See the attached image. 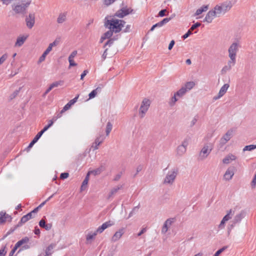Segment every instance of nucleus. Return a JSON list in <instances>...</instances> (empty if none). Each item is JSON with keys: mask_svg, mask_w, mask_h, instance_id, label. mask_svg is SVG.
<instances>
[{"mask_svg": "<svg viewBox=\"0 0 256 256\" xmlns=\"http://www.w3.org/2000/svg\"><path fill=\"white\" fill-rule=\"evenodd\" d=\"M200 26V24L199 23V22H196V24H193L192 27L190 28V30L191 31H192L194 30V29H196V28H198V26Z\"/></svg>", "mask_w": 256, "mask_h": 256, "instance_id": "bf43d9fd", "label": "nucleus"}, {"mask_svg": "<svg viewBox=\"0 0 256 256\" xmlns=\"http://www.w3.org/2000/svg\"><path fill=\"white\" fill-rule=\"evenodd\" d=\"M226 246H224L223 248L218 250L214 254V256H218L222 252H223L226 248Z\"/></svg>", "mask_w": 256, "mask_h": 256, "instance_id": "09e8293b", "label": "nucleus"}, {"mask_svg": "<svg viewBox=\"0 0 256 256\" xmlns=\"http://www.w3.org/2000/svg\"><path fill=\"white\" fill-rule=\"evenodd\" d=\"M150 104L151 102L149 99L144 98L142 100L138 110V116L140 118H144L148 110Z\"/></svg>", "mask_w": 256, "mask_h": 256, "instance_id": "20e7f679", "label": "nucleus"}, {"mask_svg": "<svg viewBox=\"0 0 256 256\" xmlns=\"http://www.w3.org/2000/svg\"><path fill=\"white\" fill-rule=\"evenodd\" d=\"M196 86L195 82L193 81H190L186 82L182 86L186 89L187 92Z\"/></svg>", "mask_w": 256, "mask_h": 256, "instance_id": "4be33fe9", "label": "nucleus"}, {"mask_svg": "<svg viewBox=\"0 0 256 256\" xmlns=\"http://www.w3.org/2000/svg\"><path fill=\"white\" fill-rule=\"evenodd\" d=\"M113 32H114L113 30H110L104 34V36H102V38L106 39L110 38L112 36Z\"/></svg>", "mask_w": 256, "mask_h": 256, "instance_id": "ea45409f", "label": "nucleus"}, {"mask_svg": "<svg viewBox=\"0 0 256 256\" xmlns=\"http://www.w3.org/2000/svg\"><path fill=\"white\" fill-rule=\"evenodd\" d=\"M178 170L176 168H172L166 174L164 180V184H172L174 182L176 176L178 175Z\"/></svg>", "mask_w": 256, "mask_h": 256, "instance_id": "423d86ee", "label": "nucleus"}, {"mask_svg": "<svg viewBox=\"0 0 256 256\" xmlns=\"http://www.w3.org/2000/svg\"><path fill=\"white\" fill-rule=\"evenodd\" d=\"M30 240V238L28 236L23 238L22 240H18L15 244L16 247L18 248L25 244H27Z\"/></svg>", "mask_w": 256, "mask_h": 256, "instance_id": "393cba45", "label": "nucleus"}, {"mask_svg": "<svg viewBox=\"0 0 256 256\" xmlns=\"http://www.w3.org/2000/svg\"><path fill=\"white\" fill-rule=\"evenodd\" d=\"M244 216L245 212L241 211L239 214L236 215L232 222L236 224L239 223Z\"/></svg>", "mask_w": 256, "mask_h": 256, "instance_id": "412c9836", "label": "nucleus"}, {"mask_svg": "<svg viewBox=\"0 0 256 256\" xmlns=\"http://www.w3.org/2000/svg\"><path fill=\"white\" fill-rule=\"evenodd\" d=\"M188 145V140L184 139L180 144L178 146L176 149V154L179 156H183L186 151Z\"/></svg>", "mask_w": 256, "mask_h": 256, "instance_id": "6e6552de", "label": "nucleus"}, {"mask_svg": "<svg viewBox=\"0 0 256 256\" xmlns=\"http://www.w3.org/2000/svg\"><path fill=\"white\" fill-rule=\"evenodd\" d=\"M36 142L34 141V140L33 139V140L30 142V143L29 144L28 146L27 147L26 149L28 150H30L34 146V144L36 143Z\"/></svg>", "mask_w": 256, "mask_h": 256, "instance_id": "69168bd1", "label": "nucleus"}, {"mask_svg": "<svg viewBox=\"0 0 256 256\" xmlns=\"http://www.w3.org/2000/svg\"><path fill=\"white\" fill-rule=\"evenodd\" d=\"M132 11L133 10L131 8H122L120 10L117 11L114 16L118 17L120 18H122L128 14L132 13Z\"/></svg>", "mask_w": 256, "mask_h": 256, "instance_id": "1a4fd4ad", "label": "nucleus"}, {"mask_svg": "<svg viewBox=\"0 0 256 256\" xmlns=\"http://www.w3.org/2000/svg\"><path fill=\"white\" fill-rule=\"evenodd\" d=\"M172 220L170 218H168L166 220V221L164 222V224L163 226V227L162 230V232L164 234H165L168 230V226H170L172 224Z\"/></svg>", "mask_w": 256, "mask_h": 256, "instance_id": "b1692460", "label": "nucleus"}, {"mask_svg": "<svg viewBox=\"0 0 256 256\" xmlns=\"http://www.w3.org/2000/svg\"><path fill=\"white\" fill-rule=\"evenodd\" d=\"M20 88L19 90H15L12 94L10 95V98L11 100L14 98H16L17 96V95L20 92Z\"/></svg>", "mask_w": 256, "mask_h": 256, "instance_id": "49530a36", "label": "nucleus"}, {"mask_svg": "<svg viewBox=\"0 0 256 256\" xmlns=\"http://www.w3.org/2000/svg\"><path fill=\"white\" fill-rule=\"evenodd\" d=\"M125 232L124 228H121L116 231L112 238V242H116L119 240Z\"/></svg>", "mask_w": 256, "mask_h": 256, "instance_id": "2eb2a0df", "label": "nucleus"}, {"mask_svg": "<svg viewBox=\"0 0 256 256\" xmlns=\"http://www.w3.org/2000/svg\"><path fill=\"white\" fill-rule=\"evenodd\" d=\"M114 223L113 221L108 220V221L102 224V226H103L104 230H106V228L114 225Z\"/></svg>", "mask_w": 256, "mask_h": 256, "instance_id": "58836bf2", "label": "nucleus"}, {"mask_svg": "<svg viewBox=\"0 0 256 256\" xmlns=\"http://www.w3.org/2000/svg\"><path fill=\"white\" fill-rule=\"evenodd\" d=\"M76 54H77V51L76 50L73 51L70 54L69 56L68 60L74 59V58L76 56Z\"/></svg>", "mask_w": 256, "mask_h": 256, "instance_id": "5fc2aeb1", "label": "nucleus"}, {"mask_svg": "<svg viewBox=\"0 0 256 256\" xmlns=\"http://www.w3.org/2000/svg\"><path fill=\"white\" fill-rule=\"evenodd\" d=\"M70 67L76 66L77 64L74 62V59L68 60Z\"/></svg>", "mask_w": 256, "mask_h": 256, "instance_id": "338daca9", "label": "nucleus"}, {"mask_svg": "<svg viewBox=\"0 0 256 256\" xmlns=\"http://www.w3.org/2000/svg\"><path fill=\"white\" fill-rule=\"evenodd\" d=\"M8 58V54H4L0 57V66Z\"/></svg>", "mask_w": 256, "mask_h": 256, "instance_id": "79ce46f5", "label": "nucleus"}, {"mask_svg": "<svg viewBox=\"0 0 256 256\" xmlns=\"http://www.w3.org/2000/svg\"><path fill=\"white\" fill-rule=\"evenodd\" d=\"M12 218L5 212H0V224H4L6 220L11 222Z\"/></svg>", "mask_w": 256, "mask_h": 256, "instance_id": "a211bd4d", "label": "nucleus"}, {"mask_svg": "<svg viewBox=\"0 0 256 256\" xmlns=\"http://www.w3.org/2000/svg\"><path fill=\"white\" fill-rule=\"evenodd\" d=\"M232 7V3L230 1L227 0L216 4L214 9L218 14V17L225 14L230 10Z\"/></svg>", "mask_w": 256, "mask_h": 256, "instance_id": "7ed1b4c3", "label": "nucleus"}, {"mask_svg": "<svg viewBox=\"0 0 256 256\" xmlns=\"http://www.w3.org/2000/svg\"><path fill=\"white\" fill-rule=\"evenodd\" d=\"M192 32L190 29L187 32L186 34H185L183 36H182V38H184V39H186V38H188L192 33Z\"/></svg>", "mask_w": 256, "mask_h": 256, "instance_id": "0e129e2a", "label": "nucleus"}, {"mask_svg": "<svg viewBox=\"0 0 256 256\" xmlns=\"http://www.w3.org/2000/svg\"><path fill=\"white\" fill-rule=\"evenodd\" d=\"M101 88L99 87L97 88L95 90H93L91 92H90L88 94L89 99H92L94 98L98 94V92H100Z\"/></svg>", "mask_w": 256, "mask_h": 256, "instance_id": "2f4dec72", "label": "nucleus"}, {"mask_svg": "<svg viewBox=\"0 0 256 256\" xmlns=\"http://www.w3.org/2000/svg\"><path fill=\"white\" fill-rule=\"evenodd\" d=\"M214 144L209 142L204 144L200 152L199 156L200 158H206L213 149Z\"/></svg>", "mask_w": 256, "mask_h": 256, "instance_id": "0eeeda50", "label": "nucleus"}, {"mask_svg": "<svg viewBox=\"0 0 256 256\" xmlns=\"http://www.w3.org/2000/svg\"><path fill=\"white\" fill-rule=\"evenodd\" d=\"M178 98H179L177 95H176V92H174L173 96L171 98L168 102L169 105L171 106H174L176 102L178 100Z\"/></svg>", "mask_w": 256, "mask_h": 256, "instance_id": "c756f323", "label": "nucleus"}, {"mask_svg": "<svg viewBox=\"0 0 256 256\" xmlns=\"http://www.w3.org/2000/svg\"><path fill=\"white\" fill-rule=\"evenodd\" d=\"M104 170L103 166H100L98 168H97L95 170H89L91 174H94V176H97L100 174L102 171Z\"/></svg>", "mask_w": 256, "mask_h": 256, "instance_id": "c85d7f7f", "label": "nucleus"}, {"mask_svg": "<svg viewBox=\"0 0 256 256\" xmlns=\"http://www.w3.org/2000/svg\"><path fill=\"white\" fill-rule=\"evenodd\" d=\"M97 234V233L96 232H94V233H88V235L86 236V240L88 241L90 240H91L94 238L95 236Z\"/></svg>", "mask_w": 256, "mask_h": 256, "instance_id": "37998d69", "label": "nucleus"}, {"mask_svg": "<svg viewBox=\"0 0 256 256\" xmlns=\"http://www.w3.org/2000/svg\"><path fill=\"white\" fill-rule=\"evenodd\" d=\"M104 230V228L103 226L102 225L101 226H99L97 230H96V233H102L103 232V231Z\"/></svg>", "mask_w": 256, "mask_h": 256, "instance_id": "680f3d73", "label": "nucleus"}, {"mask_svg": "<svg viewBox=\"0 0 256 256\" xmlns=\"http://www.w3.org/2000/svg\"><path fill=\"white\" fill-rule=\"evenodd\" d=\"M44 133V130H41L40 132L34 138V141H36V142H38V140H39V138L42 136V134Z\"/></svg>", "mask_w": 256, "mask_h": 256, "instance_id": "a18cd8bd", "label": "nucleus"}, {"mask_svg": "<svg viewBox=\"0 0 256 256\" xmlns=\"http://www.w3.org/2000/svg\"><path fill=\"white\" fill-rule=\"evenodd\" d=\"M125 24L124 20L117 19L114 16H108L105 19V26L115 33L121 31Z\"/></svg>", "mask_w": 256, "mask_h": 256, "instance_id": "f257e3e1", "label": "nucleus"}, {"mask_svg": "<svg viewBox=\"0 0 256 256\" xmlns=\"http://www.w3.org/2000/svg\"><path fill=\"white\" fill-rule=\"evenodd\" d=\"M31 2V0H22L20 3L13 4L12 10L15 14L24 15Z\"/></svg>", "mask_w": 256, "mask_h": 256, "instance_id": "f03ea898", "label": "nucleus"}, {"mask_svg": "<svg viewBox=\"0 0 256 256\" xmlns=\"http://www.w3.org/2000/svg\"><path fill=\"white\" fill-rule=\"evenodd\" d=\"M88 180L84 179V181L82 182V184L81 186V187H80L81 191H82V190H84L85 189V186H86V185L88 184Z\"/></svg>", "mask_w": 256, "mask_h": 256, "instance_id": "8fccbe9b", "label": "nucleus"}, {"mask_svg": "<svg viewBox=\"0 0 256 256\" xmlns=\"http://www.w3.org/2000/svg\"><path fill=\"white\" fill-rule=\"evenodd\" d=\"M256 186V174L254 175V176L251 182V186L252 188H255Z\"/></svg>", "mask_w": 256, "mask_h": 256, "instance_id": "4d7b16f0", "label": "nucleus"}, {"mask_svg": "<svg viewBox=\"0 0 256 256\" xmlns=\"http://www.w3.org/2000/svg\"><path fill=\"white\" fill-rule=\"evenodd\" d=\"M34 216L32 215V212H29L28 214L24 216L20 219V220L17 224V226H21L22 224L26 223L30 219L34 218Z\"/></svg>", "mask_w": 256, "mask_h": 256, "instance_id": "dca6fc26", "label": "nucleus"}, {"mask_svg": "<svg viewBox=\"0 0 256 256\" xmlns=\"http://www.w3.org/2000/svg\"><path fill=\"white\" fill-rule=\"evenodd\" d=\"M26 26L29 28H32L34 26L35 22V16L34 14L30 13L28 16L26 18Z\"/></svg>", "mask_w": 256, "mask_h": 256, "instance_id": "4468645a", "label": "nucleus"}, {"mask_svg": "<svg viewBox=\"0 0 256 256\" xmlns=\"http://www.w3.org/2000/svg\"><path fill=\"white\" fill-rule=\"evenodd\" d=\"M234 212L232 210H230L227 212V214L223 218L224 220H226L228 221L230 219H231L232 216L234 214Z\"/></svg>", "mask_w": 256, "mask_h": 256, "instance_id": "72a5a7b5", "label": "nucleus"}, {"mask_svg": "<svg viewBox=\"0 0 256 256\" xmlns=\"http://www.w3.org/2000/svg\"><path fill=\"white\" fill-rule=\"evenodd\" d=\"M66 16L67 12H60L59 14L56 19L57 23L58 24H61L66 22Z\"/></svg>", "mask_w": 256, "mask_h": 256, "instance_id": "aec40b11", "label": "nucleus"}, {"mask_svg": "<svg viewBox=\"0 0 256 256\" xmlns=\"http://www.w3.org/2000/svg\"><path fill=\"white\" fill-rule=\"evenodd\" d=\"M208 8L209 6L208 4L202 6L201 8H199L196 10L194 14V16H198L202 12H206L208 10Z\"/></svg>", "mask_w": 256, "mask_h": 256, "instance_id": "a878e982", "label": "nucleus"}, {"mask_svg": "<svg viewBox=\"0 0 256 256\" xmlns=\"http://www.w3.org/2000/svg\"><path fill=\"white\" fill-rule=\"evenodd\" d=\"M230 85L228 84H224L220 89L217 95L213 97L214 100H216L222 97L226 92Z\"/></svg>", "mask_w": 256, "mask_h": 256, "instance_id": "9b49d317", "label": "nucleus"}, {"mask_svg": "<svg viewBox=\"0 0 256 256\" xmlns=\"http://www.w3.org/2000/svg\"><path fill=\"white\" fill-rule=\"evenodd\" d=\"M240 48V44L238 40H236L233 42L229 46L228 52V57L236 58V54L238 52Z\"/></svg>", "mask_w": 256, "mask_h": 256, "instance_id": "39448f33", "label": "nucleus"}, {"mask_svg": "<svg viewBox=\"0 0 256 256\" xmlns=\"http://www.w3.org/2000/svg\"><path fill=\"white\" fill-rule=\"evenodd\" d=\"M19 226H17V224L14 228H11L9 231L7 232L6 234L4 236V238H6L8 235L12 233L18 228Z\"/></svg>", "mask_w": 256, "mask_h": 256, "instance_id": "864d4df0", "label": "nucleus"}, {"mask_svg": "<svg viewBox=\"0 0 256 256\" xmlns=\"http://www.w3.org/2000/svg\"><path fill=\"white\" fill-rule=\"evenodd\" d=\"M104 139L102 135H100L96 138L94 142L92 144L90 149L93 148L94 150L98 148V146L102 142Z\"/></svg>", "mask_w": 256, "mask_h": 256, "instance_id": "6ab92c4d", "label": "nucleus"}, {"mask_svg": "<svg viewBox=\"0 0 256 256\" xmlns=\"http://www.w3.org/2000/svg\"><path fill=\"white\" fill-rule=\"evenodd\" d=\"M28 37V35H23L18 36L14 44V46L16 48L21 46L24 43Z\"/></svg>", "mask_w": 256, "mask_h": 256, "instance_id": "f3484780", "label": "nucleus"}, {"mask_svg": "<svg viewBox=\"0 0 256 256\" xmlns=\"http://www.w3.org/2000/svg\"><path fill=\"white\" fill-rule=\"evenodd\" d=\"M218 17V14H216V12L214 11V9L210 10L208 14H206L204 20V22H206L208 23H211L214 19Z\"/></svg>", "mask_w": 256, "mask_h": 256, "instance_id": "f8f14e48", "label": "nucleus"}, {"mask_svg": "<svg viewBox=\"0 0 256 256\" xmlns=\"http://www.w3.org/2000/svg\"><path fill=\"white\" fill-rule=\"evenodd\" d=\"M71 107V106H70V104L68 103L62 108V110L60 111V114H62L64 112L68 110H69Z\"/></svg>", "mask_w": 256, "mask_h": 256, "instance_id": "3c124183", "label": "nucleus"}, {"mask_svg": "<svg viewBox=\"0 0 256 256\" xmlns=\"http://www.w3.org/2000/svg\"><path fill=\"white\" fill-rule=\"evenodd\" d=\"M56 120V118H53L52 120H50L48 121V124L45 126L44 128L42 130H44V132H46L52 125L53 124L54 121Z\"/></svg>", "mask_w": 256, "mask_h": 256, "instance_id": "473e14b6", "label": "nucleus"}, {"mask_svg": "<svg viewBox=\"0 0 256 256\" xmlns=\"http://www.w3.org/2000/svg\"><path fill=\"white\" fill-rule=\"evenodd\" d=\"M122 188V185H118L115 188H114L112 189L111 191L108 194V198L110 199L113 196L116 194L118 191Z\"/></svg>", "mask_w": 256, "mask_h": 256, "instance_id": "5701e85b", "label": "nucleus"}, {"mask_svg": "<svg viewBox=\"0 0 256 256\" xmlns=\"http://www.w3.org/2000/svg\"><path fill=\"white\" fill-rule=\"evenodd\" d=\"M54 248V246L50 244V245L46 250V256H50L52 254V250Z\"/></svg>", "mask_w": 256, "mask_h": 256, "instance_id": "c9c22d12", "label": "nucleus"}, {"mask_svg": "<svg viewBox=\"0 0 256 256\" xmlns=\"http://www.w3.org/2000/svg\"><path fill=\"white\" fill-rule=\"evenodd\" d=\"M69 176L68 173V172H63L60 175V178L62 180H64L68 178Z\"/></svg>", "mask_w": 256, "mask_h": 256, "instance_id": "6e6d98bb", "label": "nucleus"}, {"mask_svg": "<svg viewBox=\"0 0 256 256\" xmlns=\"http://www.w3.org/2000/svg\"><path fill=\"white\" fill-rule=\"evenodd\" d=\"M233 130L232 129L228 130L220 138V144L224 146L232 138L233 134Z\"/></svg>", "mask_w": 256, "mask_h": 256, "instance_id": "9d476101", "label": "nucleus"}, {"mask_svg": "<svg viewBox=\"0 0 256 256\" xmlns=\"http://www.w3.org/2000/svg\"><path fill=\"white\" fill-rule=\"evenodd\" d=\"M237 157L232 154H229L224 160H235Z\"/></svg>", "mask_w": 256, "mask_h": 256, "instance_id": "c03bdc74", "label": "nucleus"}, {"mask_svg": "<svg viewBox=\"0 0 256 256\" xmlns=\"http://www.w3.org/2000/svg\"><path fill=\"white\" fill-rule=\"evenodd\" d=\"M47 56L45 53H43L40 56L38 62V64H40L45 60L46 57Z\"/></svg>", "mask_w": 256, "mask_h": 256, "instance_id": "de8ad7c7", "label": "nucleus"}, {"mask_svg": "<svg viewBox=\"0 0 256 256\" xmlns=\"http://www.w3.org/2000/svg\"><path fill=\"white\" fill-rule=\"evenodd\" d=\"M64 84V81L63 80H59V81H56V82H55L53 83H52L50 86H51V88H56V87H58L60 86H62Z\"/></svg>", "mask_w": 256, "mask_h": 256, "instance_id": "4c0bfd02", "label": "nucleus"}, {"mask_svg": "<svg viewBox=\"0 0 256 256\" xmlns=\"http://www.w3.org/2000/svg\"><path fill=\"white\" fill-rule=\"evenodd\" d=\"M58 44V41L57 40H55L54 42L49 44L46 50L44 52L48 55L50 53V52L52 50V47L56 46Z\"/></svg>", "mask_w": 256, "mask_h": 256, "instance_id": "bb28decb", "label": "nucleus"}, {"mask_svg": "<svg viewBox=\"0 0 256 256\" xmlns=\"http://www.w3.org/2000/svg\"><path fill=\"white\" fill-rule=\"evenodd\" d=\"M6 246H4L0 250V256H5L6 254V251L5 250Z\"/></svg>", "mask_w": 256, "mask_h": 256, "instance_id": "052dcab7", "label": "nucleus"}, {"mask_svg": "<svg viewBox=\"0 0 256 256\" xmlns=\"http://www.w3.org/2000/svg\"><path fill=\"white\" fill-rule=\"evenodd\" d=\"M188 92L186 89L182 86L180 90L176 92V95L178 96L179 98H182Z\"/></svg>", "mask_w": 256, "mask_h": 256, "instance_id": "cd10ccee", "label": "nucleus"}, {"mask_svg": "<svg viewBox=\"0 0 256 256\" xmlns=\"http://www.w3.org/2000/svg\"><path fill=\"white\" fill-rule=\"evenodd\" d=\"M235 168L234 166H230L228 168L224 176V178L226 180H230L234 175Z\"/></svg>", "mask_w": 256, "mask_h": 256, "instance_id": "ddd939ff", "label": "nucleus"}, {"mask_svg": "<svg viewBox=\"0 0 256 256\" xmlns=\"http://www.w3.org/2000/svg\"><path fill=\"white\" fill-rule=\"evenodd\" d=\"M256 148V144H250V145H248V146H245L244 148L242 151L244 152L246 151H252Z\"/></svg>", "mask_w": 256, "mask_h": 256, "instance_id": "f704fd0d", "label": "nucleus"}, {"mask_svg": "<svg viewBox=\"0 0 256 256\" xmlns=\"http://www.w3.org/2000/svg\"><path fill=\"white\" fill-rule=\"evenodd\" d=\"M115 0H104V4L106 6H108L112 4Z\"/></svg>", "mask_w": 256, "mask_h": 256, "instance_id": "603ef678", "label": "nucleus"}, {"mask_svg": "<svg viewBox=\"0 0 256 256\" xmlns=\"http://www.w3.org/2000/svg\"><path fill=\"white\" fill-rule=\"evenodd\" d=\"M228 58L230 60H228L226 65L230 68H232L236 64V58L231 56Z\"/></svg>", "mask_w": 256, "mask_h": 256, "instance_id": "7c9ffc66", "label": "nucleus"}, {"mask_svg": "<svg viewBox=\"0 0 256 256\" xmlns=\"http://www.w3.org/2000/svg\"><path fill=\"white\" fill-rule=\"evenodd\" d=\"M112 128V125L110 122H108L106 124V135L108 136Z\"/></svg>", "mask_w": 256, "mask_h": 256, "instance_id": "e433bc0d", "label": "nucleus"}, {"mask_svg": "<svg viewBox=\"0 0 256 256\" xmlns=\"http://www.w3.org/2000/svg\"><path fill=\"white\" fill-rule=\"evenodd\" d=\"M46 224V222L44 219H42L39 222V226L42 228H44Z\"/></svg>", "mask_w": 256, "mask_h": 256, "instance_id": "13d9d810", "label": "nucleus"}, {"mask_svg": "<svg viewBox=\"0 0 256 256\" xmlns=\"http://www.w3.org/2000/svg\"><path fill=\"white\" fill-rule=\"evenodd\" d=\"M231 69V68L226 64L220 70L221 74H225L228 72Z\"/></svg>", "mask_w": 256, "mask_h": 256, "instance_id": "a19ab883", "label": "nucleus"}, {"mask_svg": "<svg viewBox=\"0 0 256 256\" xmlns=\"http://www.w3.org/2000/svg\"><path fill=\"white\" fill-rule=\"evenodd\" d=\"M170 20V18H165L163 19L160 22H161V24L163 26L164 24L168 23Z\"/></svg>", "mask_w": 256, "mask_h": 256, "instance_id": "774afa93", "label": "nucleus"}, {"mask_svg": "<svg viewBox=\"0 0 256 256\" xmlns=\"http://www.w3.org/2000/svg\"><path fill=\"white\" fill-rule=\"evenodd\" d=\"M196 122L197 118H194L190 122V126H193L196 124Z\"/></svg>", "mask_w": 256, "mask_h": 256, "instance_id": "e2e57ef3", "label": "nucleus"}]
</instances>
